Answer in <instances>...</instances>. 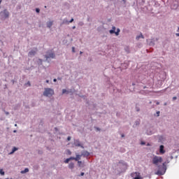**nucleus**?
<instances>
[{"label": "nucleus", "mask_w": 179, "mask_h": 179, "mask_svg": "<svg viewBox=\"0 0 179 179\" xmlns=\"http://www.w3.org/2000/svg\"><path fill=\"white\" fill-rule=\"evenodd\" d=\"M53 82H57V78H55V79L53 80Z\"/></svg>", "instance_id": "nucleus-50"}, {"label": "nucleus", "mask_w": 179, "mask_h": 179, "mask_svg": "<svg viewBox=\"0 0 179 179\" xmlns=\"http://www.w3.org/2000/svg\"><path fill=\"white\" fill-rule=\"evenodd\" d=\"M81 157H82V155H76V157H74V160H76V162H79Z\"/></svg>", "instance_id": "nucleus-19"}, {"label": "nucleus", "mask_w": 179, "mask_h": 179, "mask_svg": "<svg viewBox=\"0 0 179 179\" xmlns=\"http://www.w3.org/2000/svg\"><path fill=\"white\" fill-rule=\"evenodd\" d=\"M15 127H17V124H15Z\"/></svg>", "instance_id": "nucleus-62"}, {"label": "nucleus", "mask_w": 179, "mask_h": 179, "mask_svg": "<svg viewBox=\"0 0 179 179\" xmlns=\"http://www.w3.org/2000/svg\"><path fill=\"white\" fill-rule=\"evenodd\" d=\"M121 136H122V138H125V135L124 134H122Z\"/></svg>", "instance_id": "nucleus-43"}, {"label": "nucleus", "mask_w": 179, "mask_h": 179, "mask_svg": "<svg viewBox=\"0 0 179 179\" xmlns=\"http://www.w3.org/2000/svg\"><path fill=\"white\" fill-rule=\"evenodd\" d=\"M116 29L117 28L115 26L112 27V29L109 31L110 34H115V36H120V32L121 31V29H120V28H117V31H115Z\"/></svg>", "instance_id": "nucleus-7"}, {"label": "nucleus", "mask_w": 179, "mask_h": 179, "mask_svg": "<svg viewBox=\"0 0 179 179\" xmlns=\"http://www.w3.org/2000/svg\"><path fill=\"white\" fill-rule=\"evenodd\" d=\"M178 157V156L176 155V156L175 157V159H177Z\"/></svg>", "instance_id": "nucleus-56"}, {"label": "nucleus", "mask_w": 179, "mask_h": 179, "mask_svg": "<svg viewBox=\"0 0 179 179\" xmlns=\"http://www.w3.org/2000/svg\"><path fill=\"white\" fill-rule=\"evenodd\" d=\"M0 174L1 176H5V171H3V169H0Z\"/></svg>", "instance_id": "nucleus-25"}, {"label": "nucleus", "mask_w": 179, "mask_h": 179, "mask_svg": "<svg viewBox=\"0 0 179 179\" xmlns=\"http://www.w3.org/2000/svg\"><path fill=\"white\" fill-rule=\"evenodd\" d=\"M55 131H58V128L55 127Z\"/></svg>", "instance_id": "nucleus-48"}, {"label": "nucleus", "mask_w": 179, "mask_h": 179, "mask_svg": "<svg viewBox=\"0 0 179 179\" xmlns=\"http://www.w3.org/2000/svg\"><path fill=\"white\" fill-rule=\"evenodd\" d=\"M74 145L77 146L78 148H82V149H85L83 145L80 144V141L79 139L74 140Z\"/></svg>", "instance_id": "nucleus-9"}, {"label": "nucleus", "mask_w": 179, "mask_h": 179, "mask_svg": "<svg viewBox=\"0 0 179 179\" xmlns=\"http://www.w3.org/2000/svg\"><path fill=\"white\" fill-rule=\"evenodd\" d=\"M72 52H76V51H75V47H72Z\"/></svg>", "instance_id": "nucleus-37"}, {"label": "nucleus", "mask_w": 179, "mask_h": 179, "mask_svg": "<svg viewBox=\"0 0 179 179\" xmlns=\"http://www.w3.org/2000/svg\"><path fill=\"white\" fill-rule=\"evenodd\" d=\"M147 146H150V144L148 143V144H147Z\"/></svg>", "instance_id": "nucleus-57"}, {"label": "nucleus", "mask_w": 179, "mask_h": 179, "mask_svg": "<svg viewBox=\"0 0 179 179\" xmlns=\"http://www.w3.org/2000/svg\"><path fill=\"white\" fill-rule=\"evenodd\" d=\"M159 153H161V155H164L166 153V150H164V145H161L159 146Z\"/></svg>", "instance_id": "nucleus-12"}, {"label": "nucleus", "mask_w": 179, "mask_h": 179, "mask_svg": "<svg viewBox=\"0 0 179 179\" xmlns=\"http://www.w3.org/2000/svg\"><path fill=\"white\" fill-rule=\"evenodd\" d=\"M0 16L2 19H8V17H9V11L5 9L0 13Z\"/></svg>", "instance_id": "nucleus-8"}, {"label": "nucleus", "mask_w": 179, "mask_h": 179, "mask_svg": "<svg viewBox=\"0 0 179 179\" xmlns=\"http://www.w3.org/2000/svg\"><path fill=\"white\" fill-rule=\"evenodd\" d=\"M176 36H177V37H179V33L176 34Z\"/></svg>", "instance_id": "nucleus-49"}, {"label": "nucleus", "mask_w": 179, "mask_h": 179, "mask_svg": "<svg viewBox=\"0 0 179 179\" xmlns=\"http://www.w3.org/2000/svg\"><path fill=\"white\" fill-rule=\"evenodd\" d=\"M6 87H7V85H5V89H6Z\"/></svg>", "instance_id": "nucleus-60"}, {"label": "nucleus", "mask_w": 179, "mask_h": 179, "mask_svg": "<svg viewBox=\"0 0 179 179\" xmlns=\"http://www.w3.org/2000/svg\"><path fill=\"white\" fill-rule=\"evenodd\" d=\"M45 8H47V6H45Z\"/></svg>", "instance_id": "nucleus-63"}, {"label": "nucleus", "mask_w": 179, "mask_h": 179, "mask_svg": "<svg viewBox=\"0 0 179 179\" xmlns=\"http://www.w3.org/2000/svg\"><path fill=\"white\" fill-rule=\"evenodd\" d=\"M162 141H163V136H159V142H162Z\"/></svg>", "instance_id": "nucleus-28"}, {"label": "nucleus", "mask_w": 179, "mask_h": 179, "mask_svg": "<svg viewBox=\"0 0 179 179\" xmlns=\"http://www.w3.org/2000/svg\"><path fill=\"white\" fill-rule=\"evenodd\" d=\"M164 106H167V103H164Z\"/></svg>", "instance_id": "nucleus-61"}, {"label": "nucleus", "mask_w": 179, "mask_h": 179, "mask_svg": "<svg viewBox=\"0 0 179 179\" xmlns=\"http://www.w3.org/2000/svg\"><path fill=\"white\" fill-rule=\"evenodd\" d=\"M71 139H72V137H71L70 136H69L67 137V141L69 142V141H71Z\"/></svg>", "instance_id": "nucleus-31"}, {"label": "nucleus", "mask_w": 179, "mask_h": 179, "mask_svg": "<svg viewBox=\"0 0 179 179\" xmlns=\"http://www.w3.org/2000/svg\"><path fill=\"white\" fill-rule=\"evenodd\" d=\"M158 171L155 172L157 176H164L166 174V171H167V166L166 165V162H164L162 165H158Z\"/></svg>", "instance_id": "nucleus-2"}, {"label": "nucleus", "mask_w": 179, "mask_h": 179, "mask_svg": "<svg viewBox=\"0 0 179 179\" xmlns=\"http://www.w3.org/2000/svg\"><path fill=\"white\" fill-rule=\"evenodd\" d=\"M2 3V0H0V4Z\"/></svg>", "instance_id": "nucleus-58"}, {"label": "nucleus", "mask_w": 179, "mask_h": 179, "mask_svg": "<svg viewBox=\"0 0 179 179\" xmlns=\"http://www.w3.org/2000/svg\"><path fill=\"white\" fill-rule=\"evenodd\" d=\"M141 145H146V143L145 141H141Z\"/></svg>", "instance_id": "nucleus-33"}, {"label": "nucleus", "mask_w": 179, "mask_h": 179, "mask_svg": "<svg viewBox=\"0 0 179 179\" xmlns=\"http://www.w3.org/2000/svg\"><path fill=\"white\" fill-rule=\"evenodd\" d=\"M159 41V38H152L151 39H147V43L150 47H155L156 42Z\"/></svg>", "instance_id": "nucleus-6"}, {"label": "nucleus", "mask_w": 179, "mask_h": 179, "mask_svg": "<svg viewBox=\"0 0 179 179\" xmlns=\"http://www.w3.org/2000/svg\"><path fill=\"white\" fill-rule=\"evenodd\" d=\"M66 155L71 156V155H72V152H71L69 150H66Z\"/></svg>", "instance_id": "nucleus-27"}, {"label": "nucleus", "mask_w": 179, "mask_h": 179, "mask_svg": "<svg viewBox=\"0 0 179 179\" xmlns=\"http://www.w3.org/2000/svg\"><path fill=\"white\" fill-rule=\"evenodd\" d=\"M157 114V115H156ZM156 114H155V117H160V111H157Z\"/></svg>", "instance_id": "nucleus-26"}, {"label": "nucleus", "mask_w": 179, "mask_h": 179, "mask_svg": "<svg viewBox=\"0 0 179 179\" xmlns=\"http://www.w3.org/2000/svg\"><path fill=\"white\" fill-rule=\"evenodd\" d=\"M62 23L63 24H69V21H68L66 19H64Z\"/></svg>", "instance_id": "nucleus-23"}, {"label": "nucleus", "mask_w": 179, "mask_h": 179, "mask_svg": "<svg viewBox=\"0 0 179 179\" xmlns=\"http://www.w3.org/2000/svg\"><path fill=\"white\" fill-rule=\"evenodd\" d=\"M35 10H36V13H38L40 12V8H36Z\"/></svg>", "instance_id": "nucleus-29"}, {"label": "nucleus", "mask_w": 179, "mask_h": 179, "mask_svg": "<svg viewBox=\"0 0 179 179\" xmlns=\"http://www.w3.org/2000/svg\"><path fill=\"white\" fill-rule=\"evenodd\" d=\"M36 54H37V50H31V51L29 52L28 57H30L31 58V57H34V55H36Z\"/></svg>", "instance_id": "nucleus-10"}, {"label": "nucleus", "mask_w": 179, "mask_h": 179, "mask_svg": "<svg viewBox=\"0 0 179 179\" xmlns=\"http://www.w3.org/2000/svg\"><path fill=\"white\" fill-rule=\"evenodd\" d=\"M136 110L137 112L141 111V108H138V107H136Z\"/></svg>", "instance_id": "nucleus-35"}, {"label": "nucleus", "mask_w": 179, "mask_h": 179, "mask_svg": "<svg viewBox=\"0 0 179 179\" xmlns=\"http://www.w3.org/2000/svg\"><path fill=\"white\" fill-rule=\"evenodd\" d=\"M45 58L46 59H50V58H52V59H55V53L52 50H48L46 52V55H45Z\"/></svg>", "instance_id": "nucleus-4"}, {"label": "nucleus", "mask_w": 179, "mask_h": 179, "mask_svg": "<svg viewBox=\"0 0 179 179\" xmlns=\"http://www.w3.org/2000/svg\"><path fill=\"white\" fill-rule=\"evenodd\" d=\"M163 162V158L162 157L155 156L152 159V164L155 166H159V163Z\"/></svg>", "instance_id": "nucleus-5"}, {"label": "nucleus", "mask_w": 179, "mask_h": 179, "mask_svg": "<svg viewBox=\"0 0 179 179\" xmlns=\"http://www.w3.org/2000/svg\"><path fill=\"white\" fill-rule=\"evenodd\" d=\"M11 82L13 83V85L15 84V80H12Z\"/></svg>", "instance_id": "nucleus-44"}, {"label": "nucleus", "mask_w": 179, "mask_h": 179, "mask_svg": "<svg viewBox=\"0 0 179 179\" xmlns=\"http://www.w3.org/2000/svg\"><path fill=\"white\" fill-rule=\"evenodd\" d=\"M81 156H83V157H89V156H90V152L86 150L82 151Z\"/></svg>", "instance_id": "nucleus-11"}, {"label": "nucleus", "mask_w": 179, "mask_h": 179, "mask_svg": "<svg viewBox=\"0 0 179 179\" xmlns=\"http://www.w3.org/2000/svg\"><path fill=\"white\" fill-rule=\"evenodd\" d=\"M171 160H173V159H174V157H173V155H171Z\"/></svg>", "instance_id": "nucleus-46"}, {"label": "nucleus", "mask_w": 179, "mask_h": 179, "mask_svg": "<svg viewBox=\"0 0 179 179\" xmlns=\"http://www.w3.org/2000/svg\"><path fill=\"white\" fill-rule=\"evenodd\" d=\"M140 38H145V36H143V34H142V33H140V34L136 37V40L137 41H139Z\"/></svg>", "instance_id": "nucleus-17"}, {"label": "nucleus", "mask_w": 179, "mask_h": 179, "mask_svg": "<svg viewBox=\"0 0 179 179\" xmlns=\"http://www.w3.org/2000/svg\"><path fill=\"white\" fill-rule=\"evenodd\" d=\"M156 104H157V106H159V105L160 104V102L157 101V102H156Z\"/></svg>", "instance_id": "nucleus-42"}, {"label": "nucleus", "mask_w": 179, "mask_h": 179, "mask_svg": "<svg viewBox=\"0 0 179 179\" xmlns=\"http://www.w3.org/2000/svg\"><path fill=\"white\" fill-rule=\"evenodd\" d=\"M69 169H70V170H73V169H75V164L73 162H71L69 164Z\"/></svg>", "instance_id": "nucleus-16"}, {"label": "nucleus", "mask_w": 179, "mask_h": 179, "mask_svg": "<svg viewBox=\"0 0 179 179\" xmlns=\"http://www.w3.org/2000/svg\"><path fill=\"white\" fill-rule=\"evenodd\" d=\"M26 173H29L28 168H25L24 170L21 171V174H26Z\"/></svg>", "instance_id": "nucleus-22"}, {"label": "nucleus", "mask_w": 179, "mask_h": 179, "mask_svg": "<svg viewBox=\"0 0 179 179\" xmlns=\"http://www.w3.org/2000/svg\"><path fill=\"white\" fill-rule=\"evenodd\" d=\"M19 148H16V147H13L12 149V151L8 153V155H13V153H15V152L17 151Z\"/></svg>", "instance_id": "nucleus-18"}, {"label": "nucleus", "mask_w": 179, "mask_h": 179, "mask_svg": "<svg viewBox=\"0 0 179 179\" xmlns=\"http://www.w3.org/2000/svg\"><path fill=\"white\" fill-rule=\"evenodd\" d=\"M73 18H71L70 21H69V23H72V22H73Z\"/></svg>", "instance_id": "nucleus-38"}, {"label": "nucleus", "mask_w": 179, "mask_h": 179, "mask_svg": "<svg viewBox=\"0 0 179 179\" xmlns=\"http://www.w3.org/2000/svg\"><path fill=\"white\" fill-rule=\"evenodd\" d=\"M139 125H141V119H137L134 122V125L133 126V128H135V127H138Z\"/></svg>", "instance_id": "nucleus-13"}, {"label": "nucleus", "mask_w": 179, "mask_h": 179, "mask_svg": "<svg viewBox=\"0 0 179 179\" xmlns=\"http://www.w3.org/2000/svg\"><path fill=\"white\" fill-rule=\"evenodd\" d=\"M71 160H75V157H70L69 158H67L64 161V163H66V164H68V163H69V162H71Z\"/></svg>", "instance_id": "nucleus-14"}, {"label": "nucleus", "mask_w": 179, "mask_h": 179, "mask_svg": "<svg viewBox=\"0 0 179 179\" xmlns=\"http://www.w3.org/2000/svg\"><path fill=\"white\" fill-rule=\"evenodd\" d=\"M46 26L48 29H51L52 26V22L50 21L46 23Z\"/></svg>", "instance_id": "nucleus-21"}, {"label": "nucleus", "mask_w": 179, "mask_h": 179, "mask_svg": "<svg viewBox=\"0 0 179 179\" xmlns=\"http://www.w3.org/2000/svg\"><path fill=\"white\" fill-rule=\"evenodd\" d=\"M143 89H146V86H144V87H143Z\"/></svg>", "instance_id": "nucleus-59"}, {"label": "nucleus", "mask_w": 179, "mask_h": 179, "mask_svg": "<svg viewBox=\"0 0 179 179\" xmlns=\"http://www.w3.org/2000/svg\"><path fill=\"white\" fill-rule=\"evenodd\" d=\"M62 93H63V94H64V93H66V90H65V89L62 90Z\"/></svg>", "instance_id": "nucleus-36"}, {"label": "nucleus", "mask_w": 179, "mask_h": 179, "mask_svg": "<svg viewBox=\"0 0 179 179\" xmlns=\"http://www.w3.org/2000/svg\"><path fill=\"white\" fill-rule=\"evenodd\" d=\"M46 83H50V80H46Z\"/></svg>", "instance_id": "nucleus-45"}, {"label": "nucleus", "mask_w": 179, "mask_h": 179, "mask_svg": "<svg viewBox=\"0 0 179 179\" xmlns=\"http://www.w3.org/2000/svg\"><path fill=\"white\" fill-rule=\"evenodd\" d=\"M80 24V26H83V22H81Z\"/></svg>", "instance_id": "nucleus-54"}, {"label": "nucleus", "mask_w": 179, "mask_h": 179, "mask_svg": "<svg viewBox=\"0 0 179 179\" xmlns=\"http://www.w3.org/2000/svg\"><path fill=\"white\" fill-rule=\"evenodd\" d=\"M80 176L81 177H83V176H85V172H81Z\"/></svg>", "instance_id": "nucleus-34"}, {"label": "nucleus", "mask_w": 179, "mask_h": 179, "mask_svg": "<svg viewBox=\"0 0 179 179\" xmlns=\"http://www.w3.org/2000/svg\"><path fill=\"white\" fill-rule=\"evenodd\" d=\"M5 114H6V115H9V112L5 111Z\"/></svg>", "instance_id": "nucleus-41"}, {"label": "nucleus", "mask_w": 179, "mask_h": 179, "mask_svg": "<svg viewBox=\"0 0 179 179\" xmlns=\"http://www.w3.org/2000/svg\"><path fill=\"white\" fill-rule=\"evenodd\" d=\"M119 2H120L121 5H125L126 1L125 0H117Z\"/></svg>", "instance_id": "nucleus-24"}, {"label": "nucleus", "mask_w": 179, "mask_h": 179, "mask_svg": "<svg viewBox=\"0 0 179 179\" xmlns=\"http://www.w3.org/2000/svg\"><path fill=\"white\" fill-rule=\"evenodd\" d=\"M16 132H17V131H16V130H14V131H13V133H14V134H16Z\"/></svg>", "instance_id": "nucleus-52"}, {"label": "nucleus", "mask_w": 179, "mask_h": 179, "mask_svg": "<svg viewBox=\"0 0 179 179\" xmlns=\"http://www.w3.org/2000/svg\"><path fill=\"white\" fill-rule=\"evenodd\" d=\"M166 164L170 163V161L169 159H167L166 162H165Z\"/></svg>", "instance_id": "nucleus-40"}, {"label": "nucleus", "mask_w": 179, "mask_h": 179, "mask_svg": "<svg viewBox=\"0 0 179 179\" xmlns=\"http://www.w3.org/2000/svg\"><path fill=\"white\" fill-rule=\"evenodd\" d=\"M78 167H85V163L82 162V161H78Z\"/></svg>", "instance_id": "nucleus-20"}, {"label": "nucleus", "mask_w": 179, "mask_h": 179, "mask_svg": "<svg viewBox=\"0 0 179 179\" xmlns=\"http://www.w3.org/2000/svg\"><path fill=\"white\" fill-rule=\"evenodd\" d=\"M27 85H29V86H30V81L27 82Z\"/></svg>", "instance_id": "nucleus-47"}, {"label": "nucleus", "mask_w": 179, "mask_h": 179, "mask_svg": "<svg viewBox=\"0 0 179 179\" xmlns=\"http://www.w3.org/2000/svg\"><path fill=\"white\" fill-rule=\"evenodd\" d=\"M127 169H128V165L122 160L119 162L117 164L116 170L118 174H121V173H125V171H127Z\"/></svg>", "instance_id": "nucleus-1"}, {"label": "nucleus", "mask_w": 179, "mask_h": 179, "mask_svg": "<svg viewBox=\"0 0 179 179\" xmlns=\"http://www.w3.org/2000/svg\"><path fill=\"white\" fill-rule=\"evenodd\" d=\"M176 99H177V96H173L172 98L173 101H176Z\"/></svg>", "instance_id": "nucleus-32"}, {"label": "nucleus", "mask_w": 179, "mask_h": 179, "mask_svg": "<svg viewBox=\"0 0 179 179\" xmlns=\"http://www.w3.org/2000/svg\"><path fill=\"white\" fill-rule=\"evenodd\" d=\"M110 1H113L114 2L115 5H116V3H117V0H110Z\"/></svg>", "instance_id": "nucleus-39"}, {"label": "nucleus", "mask_w": 179, "mask_h": 179, "mask_svg": "<svg viewBox=\"0 0 179 179\" xmlns=\"http://www.w3.org/2000/svg\"><path fill=\"white\" fill-rule=\"evenodd\" d=\"M6 179H9V178H6Z\"/></svg>", "instance_id": "nucleus-64"}, {"label": "nucleus", "mask_w": 179, "mask_h": 179, "mask_svg": "<svg viewBox=\"0 0 179 179\" xmlns=\"http://www.w3.org/2000/svg\"><path fill=\"white\" fill-rule=\"evenodd\" d=\"M94 129H96V131H101V129L97 127H95Z\"/></svg>", "instance_id": "nucleus-30"}, {"label": "nucleus", "mask_w": 179, "mask_h": 179, "mask_svg": "<svg viewBox=\"0 0 179 179\" xmlns=\"http://www.w3.org/2000/svg\"><path fill=\"white\" fill-rule=\"evenodd\" d=\"M80 55H82V54H83V52L80 51Z\"/></svg>", "instance_id": "nucleus-53"}, {"label": "nucleus", "mask_w": 179, "mask_h": 179, "mask_svg": "<svg viewBox=\"0 0 179 179\" xmlns=\"http://www.w3.org/2000/svg\"><path fill=\"white\" fill-rule=\"evenodd\" d=\"M36 62L37 65H38V66H41V65H43V59H37Z\"/></svg>", "instance_id": "nucleus-15"}, {"label": "nucleus", "mask_w": 179, "mask_h": 179, "mask_svg": "<svg viewBox=\"0 0 179 179\" xmlns=\"http://www.w3.org/2000/svg\"><path fill=\"white\" fill-rule=\"evenodd\" d=\"M43 94L45 97H51L54 94V90L51 88H45V91Z\"/></svg>", "instance_id": "nucleus-3"}, {"label": "nucleus", "mask_w": 179, "mask_h": 179, "mask_svg": "<svg viewBox=\"0 0 179 179\" xmlns=\"http://www.w3.org/2000/svg\"><path fill=\"white\" fill-rule=\"evenodd\" d=\"M57 80H61V78H57Z\"/></svg>", "instance_id": "nucleus-55"}, {"label": "nucleus", "mask_w": 179, "mask_h": 179, "mask_svg": "<svg viewBox=\"0 0 179 179\" xmlns=\"http://www.w3.org/2000/svg\"><path fill=\"white\" fill-rule=\"evenodd\" d=\"M72 29H76V26H73V27H72Z\"/></svg>", "instance_id": "nucleus-51"}]
</instances>
